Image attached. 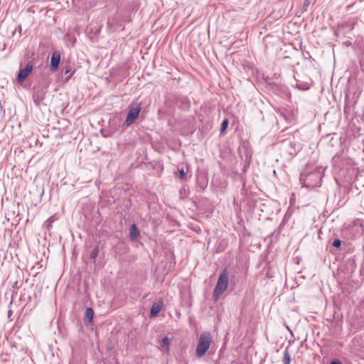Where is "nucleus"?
I'll list each match as a JSON object with an SVG mask.
<instances>
[{
	"label": "nucleus",
	"instance_id": "15",
	"mask_svg": "<svg viewBox=\"0 0 364 364\" xmlns=\"http://www.w3.org/2000/svg\"><path fill=\"white\" fill-rule=\"evenodd\" d=\"M228 126V119H225L221 124L220 132H224L227 129Z\"/></svg>",
	"mask_w": 364,
	"mask_h": 364
},
{
	"label": "nucleus",
	"instance_id": "17",
	"mask_svg": "<svg viewBox=\"0 0 364 364\" xmlns=\"http://www.w3.org/2000/svg\"><path fill=\"white\" fill-rule=\"evenodd\" d=\"M333 247L339 248L341 246V241L339 239H336L333 242Z\"/></svg>",
	"mask_w": 364,
	"mask_h": 364
},
{
	"label": "nucleus",
	"instance_id": "11",
	"mask_svg": "<svg viewBox=\"0 0 364 364\" xmlns=\"http://www.w3.org/2000/svg\"><path fill=\"white\" fill-rule=\"evenodd\" d=\"M310 85L307 82H297L295 87L301 90H307L310 88Z\"/></svg>",
	"mask_w": 364,
	"mask_h": 364
},
{
	"label": "nucleus",
	"instance_id": "12",
	"mask_svg": "<svg viewBox=\"0 0 364 364\" xmlns=\"http://www.w3.org/2000/svg\"><path fill=\"white\" fill-rule=\"evenodd\" d=\"M169 338L168 337H164L162 338L161 341V348H166V350H168V348H169Z\"/></svg>",
	"mask_w": 364,
	"mask_h": 364
},
{
	"label": "nucleus",
	"instance_id": "5",
	"mask_svg": "<svg viewBox=\"0 0 364 364\" xmlns=\"http://www.w3.org/2000/svg\"><path fill=\"white\" fill-rule=\"evenodd\" d=\"M33 68V63L31 61H29L24 68L21 69L19 70V73L16 78L17 81L18 82H23L27 78V77L31 73Z\"/></svg>",
	"mask_w": 364,
	"mask_h": 364
},
{
	"label": "nucleus",
	"instance_id": "1",
	"mask_svg": "<svg viewBox=\"0 0 364 364\" xmlns=\"http://www.w3.org/2000/svg\"><path fill=\"white\" fill-rule=\"evenodd\" d=\"M321 178L319 170H314L309 173L303 171L300 175V181L303 186L311 188L321 186Z\"/></svg>",
	"mask_w": 364,
	"mask_h": 364
},
{
	"label": "nucleus",
	"instance_id": "14",
	"mask_svg": "<svg viewBox=\"0 0 364 364\" xmlns=\"http://www.w3.org/2000/svg\"><path fill=\"white\" fill-rule=\"evenodd\" d=\"M98 252H99V250H98V247H95L91 253H90V258L92 259H95L96 257H97L98 255Z\"/></svg>",
	"mask_w": 364,
	"mask_h": 364
},
{
	"label": "nucleus",
	"instance_id": "8",
	"mask_svg": "<svg viewBox=\"0 0 364 364\" xmlns=\"http://www.w3.org/2000/svg\"><path fill=\"white\" fill-rule=\"evenodd\" d=\"M163 306V301H159L155 302L152 304V306L151 308V316L154 317L156 316L161 310Z\"/></svg>",
	"mask_w": 364,
	"mask_h": 364
},
{
	"label": "nucleus",
	"instance_id": "10",
	"mask_svg": "<svg viewBox=\"0 0 364 364\" xmlns=\"http://www.w3.org/2000/svg\"><path fill=\"white\" fill-rule=\"evenodd\" d=\"M43 99V94L38 92H34L33 94V100L36 105H39Z\"/></svg>",
	"mask_w": 364,
	"mask_h": 364
},
{
	"label": "nucleus",
	"instance_id": "18",
	"mask_svg": "<svg viewBox=\"0 0 364 364\" xmlns=\"http://www.w3.org/2000/svg\"><path fill=\"white\" fill-rule=\"evenodd\" d=\"M71 70V66L68 65L67 67L63 68V73L66 75L70 73Z\"/></svg>",
	"mask_w": 364,
	"mask_h": 364
},
{
	"label": "nucleus",
	"instance_id": "19",
	"mask_svg": "<svg viewBox=\"0 0 364 364\" xmlns=\"http://www.w3.org/2000/svg\"><path fill=\"white\" fill-rule=\"evenodd\" d=\"M178 176L182 180L185 178L186 173L183 168L178 170Z\"/></svg>",
	"mask_w": 364,
	"mask_h": 364
},
{
	"label": "nucleus",
	"instance_id": "7",
	"mask_svg": "<svg viewBox=\"0 0 364 364\" xmlns=\"http://www.w3.org/2000/svg\"><path fill=\"white\" fill-rule=\"evenodd\" d=\"M140 236V232L136 227V225L133 223L129 229V238L132 241H136Z\"/></svg>",
	"mask_w": 364,
	"mask_h": 364
},
{
	"label": "nucleus",
	"instance_id": "21",
	"mask_svg": "<svg viewBox=\"0 0 364 364\" xmlns=\"http://www.w3.org/2000/svg\"><path fill=\"white\" fill-rule=\"evenodd\" d=\"M360 65L363 69H364V58L361 60Z\"/></svg>",
	"mask_w": 364,
	"mask_h": 364
},
{
	"label": "nucleus",
	"instance_id": "6",
	"mask_svg": "<svg viewBox=\"0 0 364 364\" xmlns=\"http://www.w3.org/2000/svg\"><path fill=\"white\" fill-rule=\"evenodd\" d=\"M60 54L58 51H54L52 54L50 59V70L52 71H55L60 64Z\"/></svg>",
	"mask_w": 364,
	"mask_h": 364
},
{
	"label": "nucleus",
	"instance_id": "16",
	"mask_svg": "<svg viewBox=\"0 0 364 364\" xmlns=\"http://www.w3.org/2000/svg\"><path fill=\"white\" fill-rule=\"evenodd\" d=\"M55 216H51L46 221L44 225L48 227L53 222L55 221Z\"/></svg>",
	"mask_w": 364,
	"mask_h": 364
},
{
	"label": "nucleus",
	"instance_id": "22",
	"mask_svg": "<svg viewBox=\"0 0 364 364\" xmlns=\"http://www.w3.org/2000/svg\"><path fill=\"white\" fill-rule=\"evenodd\" d=\"M71 76H72V74H70V75L68 76V77L69 78V77H70Z\"/></svg>",
	"mask_w": 364,
	"mask_h": 364
},
{
	"label": "nucleus",
	"instance_id": "13",
	"mask_svg": "<svg viewBox=\"0 0 364 364\" xmlns=\"http://www.w3.org/2000/svg\"><path fill=\"white\" fill-rule=\"evenodd\" d=\"M291 356L289 352L286 350L284 353L283 364H290Z\"/></svg>",
	"mask_w": 364,
	"mask_h": 364
},
{
	"label": "nucleus",
	"instance_id": "20",
	"mask_svg": "<svg viewBox=\"0 0 364 364\" xmlns=\"http://www.w3.org/2000/svg\"><path fill=\"white\" fill-rule=\"evenodd\" d=\"M330 364H341V363L339 360H333L331 362Z\"/></svg>",
	"mask_w": 364,
	"mask_h": 364
},
{
	"label": "nucleus",
	"instance_id": "9",
	"mask_svg": "<svg viewBox=\"0 0 364 364\" xmlns=\"http://www.w3.org/2000/svg\"><path fill=\"white\" fill-rule=\"evenodd\" d=\"M85 320L88 323H90L92 321L94 317V311L92 308H87L85 314Z\"/></svg>",
	"mask_w": 364,
	"mask_h": 364
},
{
	"label": "nucleus",
	"instance_id": "4",
	"mask_svg": "<svg viewBox=\"0 0 364 364\" xmlns=\"http://www.w3.org/2000/svg\"><path fill=\"white\" fill-rule=\"evenodd\" d=\"M141 109V104H131L129 106L128 113L125 119L127 126H129L138 118Z\"/></svg>",
	"mask_w": 364,
	"mask_h": 364
},
{
	"label": "nucleus",
	"instance_id": "2",
	"mask_svg": "<svg viewBox=\"0 0 364 364\" xmlns=\"http://www.w3.org/2000/svg\"><path fill=\"white\" fill-rule=\"evenodd\" d=\"M229 275L227 269H224L219 275L216 285L213 290V299L217 301L228 287Z\"/></svg>",
	"mask_w": 364,
	"mask_h": 364
},
{
	"label": "nucleus",
	"instance_id": "3",
	"mask_svg": "<svg viewBox=\"0 0 364 364\" xmlns=\"http://www.w3.org/2000/svg\"><path fill=\"white\" fill-rule=\"evenodd\" d=\"M211 343V336L208 332H203L200 334L199 341L196 349V354L198 357H202L205 355L210 348Z\"/></svg>",
	"mask_w": 364,
	"mask_h": 364
}]
</instances>
